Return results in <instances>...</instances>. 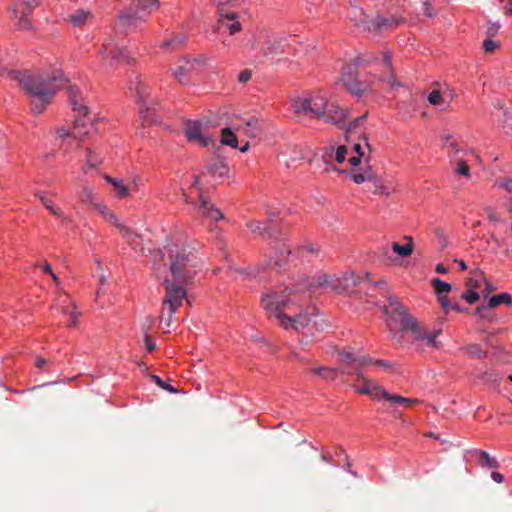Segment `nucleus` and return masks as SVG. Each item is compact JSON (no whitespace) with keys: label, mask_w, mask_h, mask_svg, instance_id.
Listing matches in <instances>:
<instances>
[{"label":"nucleus","mask_w":512,"mask_h":512,"mask_svg":"<svg viewBox=\"0 0 512 512\" xmlns=\"http://www.w3.org/2000/svg\"><path fill=\"white\" fill-rule=\"evenodd\" d=\"M296 291L285 288L263 294L262 306L269 318H274L278 325L285 330H295L297 333L312 334L313 330L320 331L322 325L318 321L317 310L314 307H299L294 311L291 298Z\"/></svg>","instance_id":"1"},{"label":"nucleus","mask_w":512,"mask_h":512,"mask_svg":"<svg viewBox=\"0 0 512 512\" xmlns=\"http://www.w3.org/2000/svg\"><path fill=\"white\" fill-rule=\"evenodd\" d=\"M6 77L16 81L30 97L31 110L35 114L41 113L66 83L63 73L56 69L25 72L10 70Z\"/></svg>","instance_id":"2"},{"label":"nucleus","mask_w":512,"mask_h":512,"mask_svg":"<svg viewBox=\"0 0 512 512\" xmlns=\"http://www.w3.org/2000/svg\"><path fill=\"white\" fill-rule=\"evenodd\" d=\"M372 62L378 63L383 68V74L380 76L381 81L387 82L392 88L400 86L391 65L390 54L384 52L381 56H377L373 53H367L356 57L352 62L343 67L341 81L351 94L359 97L368 90L369 85L366 82L359 81L357 79V73L360 65H366Z\"/></svg>","instance_id":"3"},{"label":"nucleus","mask_w":512,"mask_h":512,"mask_svg":"<svg viewBox=\"0 0 512 512\" xmlns=\"http://www.w3.org/2000/svg\"><path fill=\"white\" fill-rule=\"evenodd\" d=\"M296 113L309 115L311 118L324 119L325 122L340 126L347 117V111L334 103H328L325 96L313 93L307 97L292 100Z\"/></svg>","instance_id":"4"},{"label":"nucleus","mask_w":512,"mask_h":512,"mask_svg":"<svg viewBox=\"0 0 512 512\" xmlns=\"http://www.w3.org/2000/svg\"><path fill=\"white\" fill-rule=\"evenodd\" d=\"M169 259L171 280L177 283L190 284L197 273L198 258L196 254L185 247H165L163 256Z\"/></svg>","instance_id":"5"},{"label":"nucleus","mask_w":512,"mask_h":512,"mask_svg":"<svg viewBox=\"0 0 512 512\" xmlns=\"http://www.w3.org/2000/svg\"><path fill=\"white\" fill-rule=\"evenodd\" d=\"M68 97L73 110L77 113L75 117V127L71 134L64 127L58 128L56 133L59 138L82 140L88 134V131H82L81 128L86 127L88 124L93 126L92 122L85 119L89 114V110L85 105L78 88L70 86L68 88Z\"/></svg>","instance_id":"6"},{"label":"nucleus","mask_w":512,"mask_h":512,"mask_svg":"<svg viewBox=\"0 0 512 512\" xmlns=\"http://www.w3.org/2000/svg\"><path fill=\"white\" fill-rule=\"evenodd\" d=\"M159 7V0H134L130 8L122 11L118 16V25L127 28L136 25L139 21Z\"/></svg>","instance_id":"7"},{"label":"nucleus","mask_w":512,"mask_h":512,"mask_svg":"<svg viewBox=\"0 0 512 512\" xmlns=\"http://www.w3.org/2000/svg\"><path fill=\"white\" fill-rule=\"evenodd\" d=\"M129 90L135 91L138 98V104L140 105L139 115L142 126L156 122L155 104L148 98L147 89L141 83L138 76H135V80H130Z\"/></svg>","instance_id":"8"},{"label":"nucleus","mask_w":512,"mask_h":512,"mask_svg":"<svg viewBox=\"0 0 512 512\" xmlns=\"http://www.w3.org/2000/svg\"><path fill=\"white\" fill-rule=\"evenodd\" d=\"M291 37L269 36L261 45V54L266 60L279 62L283 54H291Z\"/></svg>","instance_id":"9"},{"label":"nucleus","mask_w":512,"mask_h":512,"mask_svg":"<svg viewBox=\"0 0 512 512\" xmlns=\"http://www.w3.org/2000/svg\"><path fill=\"white\" fill-rule=\"evenodd\" d=\"M386 312L391 314L392 317H396L402 329L411 331L418 341H420L427 332V330L421 327L417 320L407 312L404 306L396 302H391Z\"/></svg>","instance_id":"10"},{"label":"nucleus","mask_w":512,"mask_h":512,"mask_svg":"<svg viewBox=\"0 0 512 512\" xmlns=\"http://www.w3.org/2000/svg\"><path fill=\"white\" fill-rule=\"evenodd\" d=\"M165 287V296L162 300V307L165 309L170 307L171 311H177L182 305L183 300L187 297L185 287L189 284L177 283L175 280L165 279L163 282Z\"/></svg>","instance_id":"11"},{"label":"nucleus","mask_w":512,"mask_h":512,"mask_svg":"<svg viewBox=\"0 0 512 512\" xmlns=\"http://www.w3.org/2000/svg\"><path fill=\"white\" fill-rule=\"evenodd\" d=\"M208 123L206 120H188L184 131L187 140L202 147L208 146L210 139L205 135Z\"/></svg>","instance_id":"12"},{"label":"nucleus","mask_w":512,"mask_h":512,"mask_svg":"<svg viewBox=\"0 0 512 512\" xmlns=\"http://www.w3.org/2000/svg\"><path fill=\"white\" fill-rule=\"evenodd\" d=\"M100 53L104 60L109 61L110 65L122 60L127 62L130 60L127 50L119 46L112 37H108L103 41Z\"/></svg>","instance_id":"13"},{"label":"nucleus","mask_w":512,"mask_h":512,"mask_svg":"<svg viewBox=\"0 0 512 512\" xmlns=\"http://www.w3.org/2000/svg\"><path fill=\"white\" fill-rule=\"evenodd\" d=\"M337 284L339 285V290L346 292H353L355 287L361 284H373L375 286L384 283L382 280L378 282H372L369 274H365V276L360 277L356 276L354 273H346L341 278H338Z\"/></svg>","instance_id":"14"},{"label":"nucleus","mask_w":512,"mask_h":512,"mask_svg":"<svg viewBox=\"0 0 512 512\" xmlns=\"http://www.w3.org/2000/svg\"><path fill=\"white\" fill-rule=\"evenodd\" d=\"M234 129L249 138L259 137L263 132L262 121L254 116L241 119L235 124Z\"/></svg>","instance_id":"15"},{"label":"nucleus","mask_w":512,"mask_h":512,"mask_svg":"<svg viewBox=\"0 0 512 512\" xmlns=\"http://www.w3.org/2000/svg\"><path fill=\"white\" fill-rule=\"evenodd\" d=\"M402 23H404V19L401 16L394 14L389 16L378 15L374 20H371V27L372 31L382 33L393 30Z\"/></svg>","instance_id":"16"},{"label":"nucleus","mask_w":512,"mask_h":512,"mask_svg":"<svg viewBox=\"0 0 512 512\" xmlns=\"http://www.w3.org/2000/svg\"><path fill=\"white\" fill-rule=\"evenodd\" d=\"M351 7L348 17L355 27L361 32H372L371 21L361 7H358L350 0Z\"/></svg>","instance_id":"17"},{"label":"nucleus","mask_w":512,"mask_h":512,"mask_svg":"<svg viewBox=\"0 0 512 512\" xmlns=\"http://www.w3.org/2000/svg\"><path fill=\"white\" fill-rule=\"evenodd\" d=\"M338 278L335 276H331L325 273L319 274L315 276L312 280L306 281L302 284L303 289L314 290L316 288H329L331 290H339V285L337 284ZM302 290V288H299Z\"/></svg>","instance_id":"18"},{"label":"nucleus","mask_w":512,"mask_h":512,"mask_svg":"<svg viewBox=\"0 0 512 512\" xmlns=\"http://www.w3.org/2000/svg\"><path fill=\"white\" fill-rule=\"evenodd\" d=\"M219 23L220 25L226 27L231 35H234L241 31L242 27L240 22L238 21V15L235 12H232L228 9H224L223 7L220 9L219 14Z\"/></svg>","instance_id":"19"},{"label":"nucleus","mask_w":512,"mask_h":512,"mask_svg":"<svg viewBox=\"0 0 512 512\" xmlns=\"http://www.w3.org/2000/svg\"><path fill=\"white\" fill-rule=\"evenodd\" d=\"M196 59H189L184 57L181 59L180 64L174 71L175 78L180 82L184 83L187 75L195 68Z\"/></svg>","instance_id":"20"},{"label":"nucleus","mask_w":512,"mask_h":512,"mask_svg":"<svg viewBox=\"0 0 512 512\" xmlns=\"http://www.w3.org/2000/svg\"><path fill=\"white\" fill-rule=\"evenodd\" d=\"M117 229L132 249L136 250L140 246L141 236L139 234L133 232L129 227L122 223L118 225Z\"/></svg>","instance_id":"21"},{"label":"nucleus","mask_w":512,"mask_h":512,"mask_svg":"<svg viewBox=\"0 0 512 512\" xmlns=\"http://www.w3.org/2000/svg\"><path fill=\"white\" fill-rule=\"evenodd\" d=\"M341 361L345 363H356L359 366L370 364L372 359L366 356H356L351 348H344L341 353Z\"/></svg>","instance_id":"22"},{"label":"nucleus","mask_w":512,"mask_h":512,"mask_svg":"<svg viewBox=\"0 0 512 512\" xmlns=\"http://www.w3.org/2000/svg\"><path fill=\"white\" fill-rule=\"evenodd\" d=\"M208 173L213 177L223 178L228 173L226 162L220 158H214L207 166Z\"/></svg>","instance_id":"23"},{"label":"nucleus","mask_w":512,"mask_h":512,"mask_svg":"<svg viewBox=\"0 0 512 512\" xmlns=\"http://www.w3.org/2000/svg\"><path fill=\"white\" fill-rule=\"evenodd\" d=\"M94 209L103 217V219L110 224L114 225L116 228L120 224L115 213L110 210L104 203H96L94 204Z\"/></svg>","instance_id":"24"},{"label":"nucleus","mask_w":512,"mask_h":512,"mask_svg":"<svg viewBox=\"0 0 512 512\" xmlns=\"http://www.w3.org/2000/svg\"><path fill=\"white\" fill-rule=\"evenodd\" d=\"M404 239L407 241L405 245H400L398 242H392L391 247L399 256L408 257L413 252L414 242L411 236H405Z\"/></svg>","instance_id":"25"},{"label":"nucleus","mask_w":512,"mask_h":512,"mask_svg":"<svg viewBox=\"0 0 512 512\" xmlns=\"http://www.w3.org/2000/svg\"><path fill=\"white\" fill-rule=\"evenodd\" d=\"M72 305L70 299L66 295H59L57 299V303L52 305V309L57 313L62 315H69L72 310Z\"/></svg>","instance_id":"26"},{"label":"nucleus","mask_w":512,"mask_h":512,"mask_svg":"<svg viewBox=\"0 0 512 512\" xmlns=\"http://www.w3.org/2000/svg\"><path fill=\"white\" fill-rule=\"evenodd\" d=\"M104 178L108 183H110L113 186L115 195L117 197L123 198L128 195L129 190L127 186L124 185L123 180L114 179L109 175H105Z\"/></svg>","instance_id":"27"},{"label":"nucleus","mask_w":512,"mask_h":512,"mask_svg":"<svg viewBox=\"0 0 512 512\" xmlns=\"http://www.w3.org/2000/svg\"><path fill=\"white\" fill-rule=\"evenodd\" d=\"M187 36L185 34H175L170 39L162 42L161 47L166 49L175 50L186 42Z\"/></svg>","instance_id":"28"},{"label":"nucleus","mask_w":512,"mask_h":512,"mask_svg":"<svg viewBox=\"0 0 512 512\" xmlns=\"http://www.w3.org/2000/svg\"><path fill=\"white\" fill-rule=\"evenodd\" d=\"M221 143L232 148L238 147V140L235 133L228 127L221 130Z\"/></svg>","instance_id":"29"},{"label":"nucleus","mask_w":512,"mask_h":512,"mask_svg":"<svg viewBox=\"0 0 512 512\" xmlns=\"http://www.w3.org/2000/svg\"><path fill=\"white\" fill-rule=\"evenodd\" d=\"M476 453L478 454L479 464L482 467L487 468H498L499 463L496 459L491 457L486 451L483 450H476Z\"/></svg>","instance_id":"30"},{"label":"nucleus","mask_w":512,"mask_h":512,"mask_svg":"<svg viewBox=\"0 0 512 512\" xmlns=\"http://www.w3.org/2000/svg\"><path fill=\"white\" fill-rule=\"evenodd\" d=\"M373 188H372V192L374 194H378V195H389L390 194V190L383 184V181L377 177L374 173L372 175V179H370L369 181Z\"/></svg>","instance_id":"31"},{"label":"nucleus","mask_w":512,"mask_h":512,"mask_svg":"<svg viewBox=\"0 0 512 512\" xmlns=\"http://www.w3.org/2000/svg\"><path fill=\"white\" fill-rule=\"evenodd\" d=\"M512 303V297L508 293H501L498 295L492 296L488 301V307L493 309L500 304H511Z\"/></svg>","instance_id":"32"},{"label":"nucleus","mask_w":512,"mask_h":512,"mask_svg":"<svg viewBox=\"0 0 512 512\" xmlns=\"http://www.w3.org/2000/svg\"><path fill=\"white\" fill-rule=\"evenodd\" d=\"M18 2H21L23 4V6H24L23 11H27V12H31L38 5V0H14V5L9 8V12L15 18L18 17V12L16 9V4Z\"/></svg>","instance_id":"33"},{"label":"nucleus","mask_w":512,"mask_h":512,"mask_svg":"<svg viewBox=\"0 0 512 512\" xmlns=\"http://www.w3.org/2000/svg\"><path fill=\"white\" fill-rule=\"evenodd\" d=\"M35 196L40 200L45 208L50 211V213L56 217H62L61 210L59 208H55L52 204V201L49 200L42 192L36 193Z\"/></svg>","instance_id":"34"},{"label":"nucleus","mask_w":512,"mask_h":512,"mask_svg":"<svg viewBox=\"0 0 512 512\" xmlns=\"http://www.w3.org/2000/svg\"><path fill=\"white\" fill-rule=\"evenodd\" d=\"M386 400L390 401L393 404L405 406V407H410L414 403L418 402L417 399L405 398V397H402L399 395H392L390 393H389V396H387Z\"/></svg>","instance_id":"35"},{"label":"nucleus","mask_w":512,"mask_h":512,"mask_svg":"<svg viewBox=\"0 0 512 512\" xmlns=\"http://www.w3.org/2000/svg\"><path fill=\"white\" fill-rule=\"evenodd\" d=\"M463 350H465L470 357L476 359L485 358L487 355L486 351L482 350L478 344H469L464 347Z\"/></svg>","instance_id":"36"},{"label":"nucleus","mask_w":512,"mask_h":512,"mask_svg":"<svg viewBox=\"0 0 512 512\" xmlns=\"http://www.w3.org/2000/svg\"><path fill=\"white\" fill-rule=\"evenodd\" d=\"M312 371L326 380H334L337 374V369L329 367H318L312 369Z\"/></svg>","instance_id":"37"},{"label":"nucleus","mask_w":512,"mask_h":512,"mask_svg":"<svg viewBox=\"0 0 512 512\" xmlns=\"http://www.w3.org/2000/svg\"><path fill=\"white\" fill-rule=\"evenodd\" d=\"M89 16H90L89 12H85L83 10H78L70 16L69 21L74 26H82L86 22V20L88 19Z\"/></svg>","instance_id":"38"},{"label":"nucleus","mask_w":512,"mask_h":512,"mask_svg":"<svg viewBox=\"0 0 512 512\" xmlns=\"http://www.w3.org/2000/svg\"><path fill=\"white\" fill-rule=\"evenodd\" d=\"M79 197H80L81 201L84 203H88L92 206H94V204H96V202H94V192H93V188L91 186H88V185L83 186V188L79 194Z\"/></svg>","instance_id":"39"},{"label":"nucleus","mask_w":512,"mask_h":512,"mask_svg":"<svg viewBox=\"0 0 512 512\" xmlns=\"http://www.w3.org/2000/svg\"><path fill=\"white\" fill-rule=\"evenodd\" d=\"M432 283V286L434 287L435 289V292L441 296V294L443 293H448L451 291V285L447 282H444L442 280H440L439 278H434L432 279L431 281Z\"/></svg>","instance_id":"40"},{"label":"nucleus","mask_w":512,"mask_h":512,"mask_svg":"<svg viewBox=\"0 0 512 512\" xmlns=\"http://www.w3.org/2000/svg\"><path fill=\"white\" fill-rule=\"evenodd\" d=\"M357 378L358 380L362 381V386L356 387L357 393L368 395L371 390V386L374 384V381L365 378L361 373H357Z\"/></svg>","instance_id":"41"},{"label":"nucleus","mask_w":512,"mask_h":512,"mask_svg":"<svg viewBox=\"0 0 512 512\" xmlns=\"http://www.w3.org/2000/svg\"><path fill=\"white\" fill-rule=\"evenodd\" d=\"M372 175H373V172L369 168V169H366L364 172L351 174V178L355 183L361 184L365 181L369 182L370 179H372Z\"/></svg>","instance_id":"42"},{"label":"nucleus","mask_w":512,"mask_h":512,"mask_svg":"<svg viewBox=\"0 0 512 512\" xmlns=\"http://www.w3.org/2000/svg\"><path fill=\"white\" fill-rule=\"evenodd\" d=\"M175 312L176 311H171L170 307H167L166 309L162 307L159 315L160 323H164L166 327H170L172 325V317Z\"/></svg>","instance_id":"43"},{"label":"nucleus","mask_w":512,"mask_h":512,"mask_svg":"<svg viewBox=\"0 0 512 512\" xmlns=\"http://www.w3.org/2000/svg\"><path fill=\"white\" fill-rule=\"evenodd\" d=\"M368 395L373 399H386L387 396H389V393L374 382Z\"/></svg>","instance_id":"44"},{"label":"nucleus","mask_w":512,"mask_h":512,"mask_svg":"<svg viewBox=\"0 0 512 512\" xmlns=\"http://www.w3.org/2000/svg\"><path fill=\"white\" fill-rule=\"evenodd\" d=\"M441 333V330L435 331L433 334L429 333L428 331L425 333L423 338L420 340L422 341L426 346L431 347H438V343L436 341V337Z\"/></svg>","instance_id":"45"},{"label":"nucleus","mask_w":512,"mask_h":512,"mask_svg":"<svg viewBox=\"0 0 512 512\" xmlns=\"http://www.w3.org/2000/svg\"><path fill=\"white\" fill-rule=\"evenodd\" d=\"M210 208H214V205L211 204L209 201L203 198L202 195H200V205L198 208V213L203 217H208L210 214Z\"/></svg>","instance_id":"46"},{"label":"nucleus","mask_w":512,"mask_h":512,"mask_svg":"<svg viewBox=\"0 0 512 512\" xmlns=\"http://www.w3.org/2000/svg\"><path fill=\"white\" fill-rule=\"evenodd\" d=\"M247 226L253 233L262 234L263 232H267L269 236H271V232L269 231L270 228L263 226V224L259 221H251L247 224Z\"/></svg>","instance_id":"47"},{"label":"nucleus","mask_w":512,"mask_h":512,"mask_svg":"<svg viewBox=\"0 0 512 512\" xmlns=\"http://www.w3.org/2000/svg\"><path fill=\"white\" fill-rule=\"evenodd\" d=\"M455 173L466 176V177L470 176V169L465 160H463V159L456 160Z\"/></svg>","instance_id":"48"},{"label":"nucleus","mask_w":512,"mask_h":512,"mask_svg":"<svg viewBox=\"0 0 512 512\" xmlns=\"http://www.w3.org/2000/svg\"><path fill=\"white\" fill-rule=\"evenodd\" d=\"M101 163V160L95 157L90 149H88L86 165L82 167L84 173H87V168L96 167Z\"/></svg>","instance_id":"49"},{"label":"nucleus","mask_w":512,"mask_h":512,"mask_svg":"<svg viewBox=\"0 0 512 512\" xmlns=\"http://www.w3.org/2000/svg\"><path fill=\"white\" fill-rule=\"evenodd\" d=\"M367 118V113L363 114L362 116L354 119L348 126L346 133L347 138L353 133V131L358 127L365 119Z\"/></svg>","instance_id":"50"},{"label":"nucleus","mask_w":512,"mask_h":512,"mask_svg":"<svg viewBox=\"0 0 512 512\" xmlns=\"http://www.w3.org/2000/svg\"><path fill=\"white\" fill-rule=\"evenodd\" d=\"M29 13L30 12H27V11L22 12V16H21V18H19L18 23H17V26L19 29H22V30L30 29L31 23H30V20L28 19Z\"/></svg>","instance_id":"51"},{"label":"nucleus","mask_w":512,"mask_h":512,"mask_svg":"<svg viewBox=\"0 0 512 512\" xmlns=\"http://www.w3.org/2000/svg\"><path fill=\"white\" fill-rule=\"evenodd\" d=\"M482 47L485 53H493L499 47V43L489 37L484 40Z\"/></svg>","instance_id":"52"},{"label":"nucleus","mask_w":512,"mask_h":512,"mask_svg":"<svg viewBox=\"0 0 512 512\" xmlns=\"http://www.w3.org/2000/svg\"><path fill=\"white\" fill-rule=\"evenodd\" d=\"M462 298L469 304H474L478 301L479 294L472 289H468L465 293L462 294Z\"/></svg>","instance_id":"53"},{"label":"nucleus","mask_w":512,"mask_h":512,"mask_svg":"<svg viewBox=\"0 0 512 512\" xmlns=\"http://www.w3.org/2000/svg\"><path fill=\"white\" fill-rule=\"evenodd\" d=\"M428 101L431 105H439L441 102H442V95L440 93V91L438 90H433L429 95H428Z\"/></svg>","instance_id":"54"},{"label":"nucleus","mask_w":512,"mask_h":512,"mask_svg":"<svg viewBox=\"0 0 512 512\" xmlns=\"http://www.w3.org/2000/svg\"><path fill=\"white\" fill-rule=\"evenodd\" d=\"M151 378L155 381V383L159 387H161V388H163V389H165V390H167L169 392H172V393L176 392V390L171 385L165 383L159 376L151 375Z\"/></svg>","instance_id":"55"},{"label":"nucleus","mask_w":512,"mask_h":512,"mask_svg":"<svg viewBox=\"0 0 512 512\" xmlns=\"http://www.w3.org/2000/svg\"><path fill=\"white\" fill-rule=\"evenodd\" d=\"M446 148L450 149L448 155L451 159L456 158V156L461 152L458 143L454 140L451 143H449V146H447Z\"/></svg>","instance_id":"56"},{"label":"nucleus","mask_w":512,"mask_h":512,"mask_svg":"<svg viewBox=\"0 0 512 512\" xmlns=\"http://www.w3.org/2000/svg\"><path fill=\"white\" fill-rule=\"evenodd\" d=\"M348 151H347V148L345 146H339L336 150V155H335V160L338 162V163H342L345 161V158H346V155H347Z\"/></svg>","instance_id":"57"},{"label":"nucleus","mask_w":512,"mask_h":512,"mask_svg":"<svg viewBox=\"0 0 512 512\" xmlns=\"http://www.w3.org/2000/svg\"><path fill=\"white\" fill-rule=\"evenodd\" d=\"M68 316H69V324L68 325L70 327H76L78 324L79 313L76 311L75 305H72V310Z\"/></svg>","instance_id":"58"},{"label":"nucleus","mask_w":512,"mask_h":512,"mask_svg":"<svg viewBox=\"0 0 512 512\" xmlns=\"http://www.w3.org/2000/svg\"><path fill=\"white\" fill-rule=\"evenodd\" d=\"M144 341L145 346L148 352H152L156 348L155 342L151 339V337L148 335L147 330L144 332Z\"/></svg>","instance_id":"59"},{"label":"nucleus","mask_w":512,"mask_h":512,"mask_svg":"<svg viewBox=\"0 0 512 512\" xmlns=\"http://www.w3.org/2000/svg\"><path fill=\"white\" fill-rule=\"evenodd\" d=\"M207 218H209L213 221H218V220L223 219L224 215L219 209L214 207V208H210V214Z\"/></svg>","instance_id":"60"},{"label":"nucleus","mask_w":512,"mask_h":512,"mask_svg":"<svg viewBox=\"0 0 512 512\" xmlns=\"http://www.w3.org/2000/svg\"><path fill=\"white\" fill-rule=\"evenodd\" d=\"M505 15L512 16V0H500Z\"/></svg>","instance_id":"61"},{"label":"nucleus","mask_w":512,"mask_h":512,"mask_svg":"<svg viewBox=\"0 0 512 512\" xmlns=\"http://www.w3.org/2000/svg\"><path fill=\"white\" fill-rule=\"evenodd\" d=\"M239 0H219L217 3L218 14H220V9L223 7L224 9H228V6H234Z\"/></svg>","instance_id":"62"},{"label":"nucleus","mask_w":512,"mask_h":512,"mask_svg":"<svg viewBox=\"0 0 512 512\" xmlns=\"http://www.w3.org/2000/svg\"><path fill=\"white\" fill-rule=\"evenodd\" d=\"M251 77H252L251 70L245 69V70L240 72V74L238 76V80L241 83H246V82H248L251 79Z\"/></svg>","instance_id":"63"},{"label":"nucleus","mask_w":512,"mask_h":512,"mask_svg":"<svg viewBox=\"0 0 512 512\" xmlns=\"http://www.w3.org/2000/svg\"><path fill=\"white\" fill-rule=\"evenodd\" d=\"M491 308L488 307V304L487 305H482V306H479L475 309V314L476 315H479L481 318H488V311L490 310Z\"/></svg>","instance_id":"64"}]
</instances>
